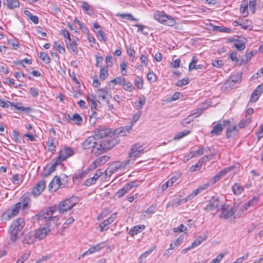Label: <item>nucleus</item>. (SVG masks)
Masks as SVG:
<instances>
[{
	"label": "nucleus",
	"instance_id": "nucleus-1",
	"mask_svg": "<svg viewBox=\"0 0 263 263\" xmlns=\"http://www.w3.org/2000/svg\"><path fill=\"white\" fill-rule=\"evenodd\" d=\"M77 198L76 197H70L61 201L58 206V210L60 213L66 212L72 209L77 203ZM57 208L52 206L48 208L45 212L39 215V222L45 225L49 228L52 226L57 224L59 218L55 213L57 212Z\"/></svg>",
	"mask_w": 263,
	"mask_h": 263
},
{
	"label": "nucleus",
	"instance_id": "nucleus-2",
	"mask_svg": "<svg viewBox=\"0 0 263 263\" xmlns=\"http://www.w3.org/2000/svg\"><path fill=\"white\" fill-rule=\"evenodd\" d=\"M111 129L105 127H99L94 131V137L97 140V141L101 142L100 144L104 147V149L106 152L118 143V141L115 138H112Z\"/></svg>",
	"mask_w": 263,
	"mask_h": 263
},
{
	"label": "nucleus",
	"instance_id": "nucleus-3",
	"mask_svg": "<svg viewBox=\"0 0 263 263\" xmlns=\"http://www.w3.org/2000/svg\"><path fill=\"white\" fill-rule=\"evenodd\" d=\"M97 141V140L93 135L89 137L82 143V147L85 149L91 148L92 154L96 156L105 153L106 152L104 149L105 147L102 146L101 144H100L101 142Z\"/></svg>",
	"mask_w": 263,
	"mask_h": 263
},
{
	"label": "nucleus",
	"instance_id": "nucleus-4",
	"mask_svg": "<svg viewBox=\"0 0 263 263\" xmlns=\"http://www.w3.org/2000/svg\"><path fill=\"white\" fill-rule=\"evenodd\" d=\"M154 17L155 20L164 25L173 26L176 23L174 17L166 14L164 11H155L154 14Z\"/></svg>",
	"mask_w": 263,
	"mask_h": 263
},
{
	"label": "nucleus",
	"instance_id": "nucleus-5",
	"mask_svg": "<svg viewBox=\"0 0 263 263\" xmlns=\"http://www.w3.org/2000/svg\"><path fill=\"white\" fill-rule=\"evenodd\" d=\"M221 214L219 217L221 219H228L232 217L236 218L235 215V212L237 210L238 206L235 204L233 205H229L227 204L220 205Z\"/></svg>",
	"mask_w": 263,
	"mask_h": 263
},
{
	"label": "nucleus",
	"instance_id": "nucleus-6",
	"mask_svg": "<svg viewBox=\"0 0 263 263\" xmlns=\"http://www.w3.org/2000/svg\"><path fill=\"white\" fill-rule=\"evenodd\" d=\"M230 121L229 120H224L222 123L220 122L217 123L214 126L213 129L210 132V134L211 137L218 136L221 134L224 127L229 125Z\"/></svg>",
	"mask_w": 263,
	"mask_h": 263
},
{
	"label": "nucleus",
	"instance_id": "nucleus-7",
	"mask_svg": "<svg viewBox=\"0 0 263 263\" xmlns=\"http://www.w3.org/2000/svg\"><path fill=\"white\" fill-rule=\"evenodd\" d=\"M30 196V193H25L20 198V201L14 205L18 210L21 207L23 210L28 209L29 208V203L31 200Z\"/></svg>",
	"mask_w": 263,
	"mask_h": 263
},
{
	"label": "nucleus",
	"instance_id": "nucleus-8",
	"mask_svg": "<svg viewBox=\"0 0 263 263\" xmlns=\"http://www.w3.org/2000/svg\"><path fill=\"white\" fill-rule=\"evenodd\" d=\"M141 153H143V146L139 143L135 144L132 146L130 152L128 154L129 159L133 158L135 160V158L140 156Z\"/></svg>",
	"mask_w": 263,
	"mask_h": 263
},
{
	"label": "nucleus",
	"instance_id": "nucleus-9",
	"mask_svg": "<svg viewBox=\"0 0 263 263\" xmlns=\"http://www.w3.org/2000/svg\"><path fill=\"white\" fill-rule=\"evenodd\" d=\"M139 182L138 181H131L126 184L122 189L118 190L116 193V196L120 198L127 193L133 187L138 186Z\"/></svg>",
	"mask_w": 263,
	"mask_h": 263
},
{
	"label": "nucleus",
	"instance_id": "nucleus-10",
	"mask_svg": "<svg viewBox=\"0 0 263 263\" xmlns=\"http://www.w3.org/2000/svg\"><path fill=\"white\" fill-rule=\"evenodd\" d=\"M73 154L74 151L71 148L66 147L60 151L56 159L58 162L61 163L62 161H65L68 157L72 156Z\"/></svg>",
	"mask_w": 263,
	"mask_h": 263
},
{
	"label": "nucleus",
	"instance_id": "nucleus-11",
	"mask_svg": "<svg viewBox=\"0 0 263 263\" xmlns=\"http://www.w3.org/2000/svg\"><path fill=\"white\" fill-rule=\"evenodd\" d=\"M46 183V182L45 180H42L38 182L33 187L31 194L34 197L40 195L45 190Z\"/></svg>",
	"mask_w": 263,
	"mask_h": 263
},
{
	"label": "nucleus",
	"instance_id": "nucleus-12",
	"mask_svg": "<svg viewBox=\"0 0 263 263\" xmlns=\"http://www.w3.org/2000/svg\"><path fill=\"white\" fill-rule=\"evenodd\" d=\"M98 102L102 104H108V99L107 98L108 91L106 88L98 89L96 91Z\"/></svg>",
	"mask_w": 263,
	"mask_h": 263
},
{
	"label": "nucleus",
	"instance_id": "nucleus-13",
	"mask_svg": "<svg viewBox=\"0 0 263 263\" xmlns=\"http://www.w3.org/2000/svg\"><path fill=\"white\" fill-rule=\"evenodd\" d=\"M130 162V159L125 160L122 162H116L112 164L110 167V172L114 173L115 172L118 171V170H124L127 165H128Z\"/></svg>",
	"mask_w": 263,
	"mask_h": 263
},
{
	"label": "nucleus",
	"instance_id": "nucleus-14",
	"mask_svg": "<svg viewBox=\"0 0 263 263\" xmlns=\"http://www.w3.org/2000/svg\"><path fill=\"white\" fill-rule=\"evenodd\" d=\"M18 213V210L15 205H14L13 207L8 209L3 213L2 216V220L5 221H8L14 216H16Z\"/></svg>",
	"mask_w": 263,
	"mask_h": 263
},
{
	"label": "nucleus",
	"instance_id": "nucleus-15",
	"mask_svg": "<svg viewBox=\"0 0 263 263\" xmlns=\"http://www.w3.org/2000/svg\"><path fill=\"white\" fill-rule=\"evenodd\" d=\"M117 213H112L108 219L104 220L99 224L101 232H103L108 229L106 227L114 222L117 218Z\"/></svg>",
	"mask_w": 263,
	"mask_h": 263
},
{
	"label": "nucleus",
	"instance_id": "nucleus-16",
	"mask_svg": "<svg viewBox=\"0 0 263 263\" xmlns=\"http://www.w3.org/2000/svg\"><path fill=\"white\" fill-rule=\"evenodd\" d=\"M109 159V157L106 155H104L97 158L95 161L90 165V169L95 170L101 165L106 163Z\"/></svg>",
	"mask_w": 263,
	"mask_h": 263
},
{
	"label": "nucleus",
	"instance_id": "nucleus-17",
	"mask_svg": "<svg viewBox=\"0 0 263 263\" xmlns=\"http://www.w3.org/2000/svg\"><path fill=\"white\" fill-rule=\"evenodd\" d=\"M25 226V221L23 218H18L14 220L12 223L10 228L16 230V231L21 232L22 229Z\"/></svg>",
	"mask_w": 263,
	"mask_h": 263
},
{
	"label": "nucleus",
	"instance_id": "nucleus-18",
	"mask_svg": "<svg viewBox=\"0 0 263 263\" xmlns=\"http://www.w3.org/2000/svg\"><path fill=\"white\" fill-rule=\"evenodd\" d=\"M219 200L218 198H212L210 200L209 203L203 209L208 211H212L215 210L219 206Z\"/></svg>",
	"mask_w": 263,
	"mask_h": 263
},
{
	"label": "nucleus",
	"instance_id": "nucleus-19",
	"mask_svg": "<svg viewBox=\"0 0 263 263\" xmlns=\"http://www.w3.org/2000/svg\"><path fill=\"white\" fill-rule=\"evenodd\" d=\"M60 163H61L60 162H58V160L56 159L55 162L52 164L51 166H48V165H47L45 167H44L42 173V175L44 177L48 176L55 170L57 166Z\"/></svg>",
	"mask_w": 263,
	"mask_h": 263
},
{
	"label": "nucleus",
	"instance_id": "nucleus-20",
	"mask_svg": "<svg viewBox=\"0 0 263 263\" xmlns=\"http://www.w3.org/2000/svg\"><path fill=\"white\" fill-rule=\"evenodd\" d=\"M35 236L34 235V233L31 232L23 237L22 242L24 244L31 245L35 242Z\"/></svg>",
	"mask_w": 263,
	"mask_h": 263
},
{
	"label": "nucleus",
	"instance_id": "nucleus-21",
	"mask_svg": "<svg viewBox=\"0 0 263 263\" xmlns=\"http://www.w3.org/2000/svg\"><path fill=\"white\" fill-rule=\"evenodd\" d=\"M131 129L132 126L121 127L115 130V134L119 137L126 136L127 134L129 133V130Z\"/></svg>",
	"mask_w": 263,
	"mask_h": 263
},
{
	"label": "nucleus",
	"instance_id": "nucleus-22",
	"mask_svg": "<svg viewBox=\"0 0 263 263\" xmlns=\"http://www.w3.org/2000/svg\"><path fill=\"white\" fill-rule=\"evenodd\" d=\"M104 248V246L102 245V243L93 246L92 247H90L87 251L84 252L82 255H81L79 259H80L81 257H84L86 255L93 253L94 252L98 251Z\"/></svg>",
	"mask_w": 263,
	"mask_h": 263
},
{
	"label": "nucleus",
	"instance_id": "nucleus-23",
	"mask_svg": "<svg viewBox=\"0 0 263 263\" xmlns=\"http://www.w3.org/2000/svg\"><path fill=\"white\" fill-rule=\"evenodd\" d=\"M61 185V180L60 178L58 176H55L51 182L49 184V190L53 189L54 191H56L59 188Z\"/></svg>",
	"mask_w": 263,
	"mask_h": 263
},
{
	"label": "nucleus",
	"instance_id": "nucleus-24",
	"mask_svg": "<svg viewBox=\"0 0 263 263\" xmlns=\"http://www.w3.org/2000/svg\"><path fill=\"white\" fill-rule=\"evenodd\" d=\"M49 231V229L47 230L45 228L36 230L35 233H34V235L35 236V239H38L41 240L43 239L47 235Z\"/></svg>",
	"mask_w": 263,
	"mask_h": 263
},
{
	"label": "nucleus",
	"instance_id": "nucleus-25",
	"mask_svg": "<svg viewBox=\"0 0 263 263\" xmlns=\"http://www.w3.org/2000/svg\"><path fill=\"white\" fill-rule=\"evenodd\" d=\"M238 130L236 125L229 126L227 129L226 137L227 138H230L235 136Z\"/></svg>",
	"mask_w": 263,
	"mask_h": 263
},
{
	"label": "nucleus",
	"instance_id": "nucleus-26",
	"mask_svg": "<svg viewBox=\"0 0 263 263\" xmlns=\"http://www.w3.org/2000/svg\"><path fill=\"white\" fill-rule=\"evenodd\" d=\"M92 170L90 169V166L85 170L78 171L73 176V179H82L84 177H85L90 172V171H92Z\"/></svg>",
	"mask_w": 263,
	"mask_h": 263
},
{
	"label": "nucleus",
	"instance_id": "nucleus-27",
	"mask_svg": "<svg viewBox=\"0 0 263 263\" xmlns=\"http://www.w3.org/2000/svg\"><path fill=\"white\" fill-rule=\"evenodd\" d=\"M66 42V46L68 49L72 50L74 53L77 54L78 52L77 46L78 44L76 41H69Z\"/></svg>",
	"mask_w": 263,
	"mask_h": 263
},
{
	"label": "nucleus",
	"instance_id": "nucleus-28",
	"mask_svg": "<svg viewBox=\"0 0 263 263\" xmlns=\"http://www.w3.org/2000/svg\"><path fill=\"white\" fill-rule=\"evenodd\" d=\"M81 8L88 15L91 16L93 14V10L90 8V6L87 2L82 1Z\"/></svg>",
	"mask_w": 263,
	"mask_h": 263
},
{
	"label": "nucleus",
	"instance_id": "nucleus-29",
	"mask_svg": "<svg viewBox=\"0 0 263 263\" xmlns=\"http://www.w3.org/2000/svg\"><path fill=\"white\" fill-rule=\"evenodd\" d=\"M9 231L10 233V240L12 242H15L19 236L22 235V233L20 231H16V230L9 229Z\"/></svg>",
	"mask_w": 263,
	"mask_h": 263
},
{
	"label": "nucleus",
	"instance_id": "nucleus-30",
	"mask_svg": "<svg viewBox=\"0 0 263 263\" xmlns=\"http://www.w3.org/2000/svg\"><path fill=\"white\" fill-rule=\"evenodd\" d=\"M207 236H198L192 243L191 244V248H195L199 246L201 243L202 242L205 240L206 239Z\"/></svg>",
	"mask_w": 263,
	"mask_h": 263
},
{
	"label": "nucleus",
	"instance_id": "nucleus-31",
	"mask_svg": "<svg viewBox=\"0 0 263 263\" xmlns=\"http://www.w3.org/2000/svg\"><path fill=\"white\" fill-rule=\"evenodd\" d=\"M6 3L8 8L10 9L16 8L20 6L18 0H6Z\"/></svg>",
	"mask_w": 263,
	"mask_h": 263
},
{
	"label": "nucleus",
	"instance_id": "nucleus-32",
	"mask_svg": "<svg viewBox=\"0 0 263 263\" xmlns=\"http://www.w3.org/2000/svg\"><path fill=\"white\" fill-rule=\"evenodd\" d=\"M144 229L145 226L144 225L135 226L132 230H130L129 233L132 236H134L135 235H137L138 233L141 232Z\"/></svg>",
	"mask_w": 263,
	"mask_h": 263
},
{
	"label": "nucleus",
	"instance_id": "nucleus-33",
	"mask_svg": "<svg viewBox=\"0 0 263 263\" xmlns=\"http://www.w3.org/2000/svg\"><path fill=\"white\" fill-rule=\"evenodd\" d=\"M232 189L233 193L236 195H240L243 190V187L237 183H235Z\"/></svg>",
	"mask_w": 263,
	"mask_h": 263
},
{
	"label": "nucleus",
	"instance_id": "nucleus-34",
	"mask_svg": "<svg viewBox=\"0 0 263 263\" xmlns=\"http://www.w3.org/2000/svg\"><path fill=\"white\" fill-rule=\"evenodd\" d=\"M254 54L253 51H251L246 53L244 57H242L240 61V65L247 63L251 59V57Z\"/></svg>",
	"mask_w": 263,
	"mask_h": 263
},
{
	"label": "nucleus",
	"instance_id": "nucleus-35",
	"mask_svg": "<svg viewBox=\"0 0 263 263\" xmlns=\"http://www.w3.org/2000/svg\"><path fill=\"white\" fill-rule=\"evenodd\" d=\"M123 88L126 91L131 92L134 89V87L132 84L129 82L125 80L122 83Z\"/></svg>",
	"mask_w": 263,
	"mask_h": 263
},
{
	"label": "nucleus",
	"instance_id": "nucleus-36",
	"mask_svg": "<svg viewBox=\"0 0 263 263\" xmlns=\"http://www.w3.org/2000/svg\"><path fill=\"white\" fill-rule=\"evenodd\" d=\"M69 118L70 120L73 121L74 123L78 125H81L83 122L82 118L78 114H74L71 117L69 116Z\"/></svg>",
	"mask_w": 263,
	"mask_h": 263
},
{
	"label": "nucleus",
	"instance_id": "nucleus-37",
	"mask_svg": "<svg viewBox=\"0 0 263 263\" xmlns=\"http://www.w3.org/2000/svg\"><path fill=\"white\" fill-rule=\"evenodd\" d=\"M234 47L239 51H242L245 49L246 45L242 41L236 40L234 44Z\"/></svg>",
	"mask_w": 263,
	"mask_h": 263
},
{
	"label": "nucleus",
	"instance_id": "nucleus-38",
	"mask_svg": "<svg viewBox=\"0 0 263 263\" xmlns=\"http://www.w3.org/2000/svg\"><path fill=\"white\" fill-rule=\"evenodd\" d=\"M91 111H92V114L90 116V119H92L93 118L96 119V110H98V105H97V102L96 100L93 101V102H92L91 103Z\"/></svg>",
	"mask_w": 263,
	"mask_h": 263
},
{
	"label": "nucleus",
	"instance_id": "nucleus-39",
	"mask_svg": "<svg viewBox=\"0 0 263 263\" xmlns=\"http://www.w3.org/2000/svg\"><path fill=\"white\" fill-rule=\"evenodd\" d=\"M213 30L214 31H217L219 32L230 33L231 31V29L229 28L219 26H214Z\"/></svg>",
	"mask_w": 263,
	"mask_h": 263
},
{
	"label": "nucleus",
	"instance_id": "nucleus-40",
	"mask_svg": "<svg viewBox=\"0 0 263 263\" xmlns=\"http://www.w3.org/2000/svg\"><path fill=\"white\" fill-rule=\"evenodd\" d=\"M46 145L48 147V150L51 152L55 151L56 146L54 144V140L53 139H49L46 142Z\"/></svg>",
	"mask_w": 263,
	"mask_h": 263
},
{
	"label": "nucleus",
	"instance_id": "nucleus-41",
	"mask_svg": "<svg viewBox=\"0 0 263 263\" xmlns=\"http://www.w3.org/2000/svg\"><path fill=\"white\" fill-rule=\"evenodd\" d=\"M39 57L41 60H42L46 64H48L50 62V59L49 57L48 56V54L45 52H41L40 53Z\"/></svg>",
	"mask_w": 263,
	"mask_h": 263
},
{
	"label": "nucleus",
	"instance_id": "nucleus-42",
	"mask_svg": "<svg viewBox=\"0 0 263 263\" xmlns=\"http://www.w3.org/2000/svg\"><path fill=\"white\" fill-rule=\"evenodd\" d=\"M194 120L193 115H191L187 116L186 118L183 119L181 123V124L184 126H186L189 124H190L192 121Z\"/></svg>",
	"mask_w": 263,
	"mask_h": 263
},
{
	"label": "nucleus",
	"instance_id": "nucleus-43",
	"mask_svg": "<svg viewBox=\"0 0 263 263\" xmlns=\"http://www.w3.org/2000/svg\"><path fill=\"white\" fill-rule=\"evenodd\" d=\"M251 123V118H248L246 120H241L238 123V127L240 128H244L248 126Z\"/></svg>",
	"mask_w": 263,
	"mask_h": 263
},
{
	"label": "nucleus",
	"instance_id": "nucleus-44",
	"mask_svg": "<svg viewBox=\"0 0 263 263\" xmlns=\"http://www.w3.org/2000/svg\"><path fill=\"white\" fill-rule=\"evenodd\" d=\"M117 16H119L122 18H126L128 20L130 21H138V20L134 17V16L131 14L118 13L117 14Z\"/></svg>",
	"mask_w": 263,
	"mask_h": 263
},
{
	"label": "nucleus",
	"instance_id": "nucleus-45",
	"mask_svg": "<svg viewBox=\"0 0 263 263\" xmlns=\"http://www.w3.org/2000/svg\"><path fill=\"white\" fill-rule=\"evenodd\" d=\"M235 167L234 166H229L221 171H220L218 174L220 176V177L222 178L224 176H225L228 172L232 171L233 169H234Z\"/></svg>",
	"mask_w": 263,
	"mask_h": 263
},
{
	"label": "nucleus",
	"instance_id": "nucleus-46",
	"mask_svg": "<svg viewBox=\"0 0 263 263\" xmlns=\"http://www.w3.org/2000/svg\"><path fill=\"white\" fill-rule=\"evenodd\" d=\"M191 133L190 130H184L178 133L174 138V140H179L184 136L189 135Z\"/></svg>",
	"mask_w": 263,
	"mask_h": 263
},
{
	"label": "nucleus",
	"instance_id": "nucleus-47",
	"mask_svg": "<svg viewBox=\"0 0 263 263\" xmlns=\"http://www.w3.org/2000/svg\"><path fill=\"white\" fill-rule=\"evenodd\" d=\"M108 76V71L104 68H101L100 70L99 77L101 79L104 80Z\"/></svg>",
	"mask_w": 263,
	"mask_h": 263
},
{
	"label": "nucleus",
	"instance_id": "nucleus-48",
	"mask_svg": "<svg viewBox=\"0 0 263 263\" xmlns=\"http://www.w3.org/2000/svg\"><path fill=\"white\" fill-rule=\"evenodd\" d=\"M189 83V79L188 77L184 78L182 80H179L176 83L177 86L182 87L184 85H187Z\"/></svg>",
	"mask_w": 263,
	"mask_h": 263
},
{
	"label": "nucleus",
	"instance_id": "nucleus-49",
	"mask_svg": "<svg viewBox=\"0 0 263 263\" xmlns=\"http://www.w3.org/2000/svg\"><path fill=\"white\" fill-rule=\"evenodd\" d=\"M134 85L138 88L142 89L143 87V80L140 78H138L134 80Z\"/></svg>",
	"mask_w": 263,
	"mask_h": 263
},
{
	"label": "nucleus",
	"instance_id": "nucleus-50",
	"mask_svg": "<svg viewBox=\"0 0 263 263\" xmlns=\"http://www.w3.org/2000/svg\"><path fill=\"white\" fill-rule=\"evenodd\" d=\"M230 78L234 83L240 82L241 80V73L238 72L235 75L232 76Z\"/></svg>",
	"mask_w": 263,
	"mask_h": 263
},
{
	"label": "nucleus",
	"instance_id": "nucleus-51",
	"mask_svg": "<svg viewBox=\"0 0 263 263\" xmlns=\"http://www.w3.org/2000/svg\"><path fill=\"white\" fill-rule=\"evenodd\" d=\"M139 100L137 103V106L139 108H142L145 103L146 98L143 96H141L139 97Z\"/></svg>",
	"mask_w": 263,
	"mask_h": 263
},
{
	"label": "nucleus",
	"instance_id": "nucleus-52",
	"mask_svg": "<svg viewBox=\"0 0 263 263\" xmlns=\"http://www.w3.org/2000/svg\"><path fill=\"white\" fill-rule=\"evenodd\" d=\"M125 80V78L123 77H119L116 78L110 81V83H114L115 85L116 84H121Z\"/></svg>",
	"mask_w": 263,
	"mask_h": 263
},
{
	"label": "nucleus",
	"instance_id": "nucleus-53",
	"mask_svg": "<svg viewBox=\"0 0 263 263\" xmlns=\"http://www.w3.org/2000/svg\"><path fill=\"white\" fill-rule=\"evenodd\" d=\"M223 62L221 60H214L212 61V64L217 68H220L223 65Z\"/></svg>",
	"mask_w": 263,
	"mask_h": 263
},
{
	"label": "nucleus",
	"instance_id": "nucleus-54",
	"mask_svg": "<svg viewBox=\"0 0 263 263\" xmlns=\"http://www.w3.org/2000/svg\"><path fill=\"white\" fill-rule=\"evenodd\" d=\"M156 246H153V247H152L149 250L145 252L144 253H143V254H142L139 258V260H140L141 259L143 258H146L147 257V256L150 254L154 250H155L156 249Z\"/></svg>",
	"mask_w": 263,
	"mask_h": 263
},
{
	"label": "nucleus",
	"instance_id": "nucleus-55",
	"mask_svg": "<svg viewBox=\"0 0 263 263\" xmlns=\"http://www.w3.org/2000/svg\"><path fill=\"white\" fill-rule=\"evenodd\" d=\"M256 5V0L249 1V8L251 12L253 13L255 12V6Z\"/></svg>",
	"mask_w": 263,
	"mask_h": 263
},
{
	"label": "nucleus",
	"instance_id": "nucleus-56",
	"mask_svg": "<svg viewBox=\"0 0 263 263\" xmlns=\"http://www.w3.org/2000/svg\"><path fill=\"white\" fill-rule=\"evenodd\" d=\"M29 255L30 253H24L17 259V262L24 263L25 260L28 259Z\"/></svg>",
	"mask_w": 263,
	"mask_h": 263
},
{
	"label": "nucleus",
	"instance_id": "nucleus-57",
	"mask_svg": "<svg viewBox=\"0 0 263 263\" xmlns=\"http://www.w3.org/2000/svg\"><path fill=\"white\" fill-rule=\"evenodd\" d=\"M147 78L148 80L152 82H154L157 80L156 76L153 71H151L148 73L147 74Z\"/></svg>",
	"mask_w": 263,
	"mask_h": 263
},
{
	"label": "nucleus",
	"instance_id": "nucleus-58",
	"mask_svg": "<svg viewBox=\"0 0 263 263\" xmlns=\"http://www.w3.org/2000/svg\"><path fill=\"white\" fill-rule=\"evenodd\" d=\"M96 181L97 180H96V178L92 177L86 180L84 182V184L87 186H89L92 184H95L96 182Z\"/></svg>",
	"mask_w": 263,
	"mask_h": 263
},
{
	"label": "nucleus",
	"instance_id": "nucleus-59",
	"mask_svg": "<svg viewBox=\"0 0 263 263\" xmlns=\"http://www.w3.org/2000/svg\"><path fill=\"white\" fill-rule=\"evenodd\" d=\"M248 6L247 4H244L241 5L240 11L244 16H246L248 15Z\"/></svg>",
	"mask_w": 263,
	"mask_h": 263
},
{
	"label": "nucleus",
	"instance_id": "nucleus-60",
	"mask_svg": "<svg viewBox=\"0 0 263 263\" xmlns=\"http://www.w3.org/2000/svg\"><path fill=\"white\" fill-rule=\"evenodd\" d=\"M97 36L99 37L100 41H106V38L105 36V33L102 29L98 31L97 33Z\"/></svg>",
	"mask_w": 263,
	"mask_h": 263
},
{
	"label": "nucleus",
	"instance_id": "nucleus-61",
	"mask_svg": "<svg viewBox=\"0 0 263 263\" xmlns=\"http://www.w3.org/2000/svg\"><path fill=\"white\" fill-rule=\"evenodd\" d=\"M259 97L260 96L256 92H255V90H254L251 94L250 101L254 103L257 101Z\"/></svg>",
	"mask_w": 263,
	"mask_h": 263
},
{
	"label": "nucleus",
	"instance_id": "nucleus-62",
	"mask_svg": "<svg viewBox=\"0 0 263 263\" xmlns=\"http://www.w3.org/2000/svg\"><path fill=\"white\" fill-rule=\"evenodd\" d=\"M96 66L102 68V63L103 61V58L102 57L100 56H96Z\"/></svg>",
	"mask_w": 263,
	"mask_h": 263
},
{
	"label": "nucleus",
	"instance_id": "nucleus-63",
	"mask_svg": "<svg viewBox=\"0 0 263 263\" xmlns=\"http://www.w3.org/2000/svg\"><path fill=\"white\" fill-rule=\"evenodd\" d=\"M258 203V198L257 197H253L251 200L248 201L249 205L250 206H254L257 205Z\"/></svg>",
	"mask_w": 263,
	"mask_h": 263
},
{
	"label": "nucleus",
	"instance_id": "nucleus-64",
	"mask_svg": "<svg viewBox=\"0 0 263 263\" xmlns=\"http://www.w3.org/2000/svg\"><path fill=\"white\" fill-rule=\"evenodd\" d=\"M255 92H256L259 96L263 93V84L258 85L254 90Z\"/></svg>",
	"mask_w": 263,
	"mask_h": 263
}]
</instances>
